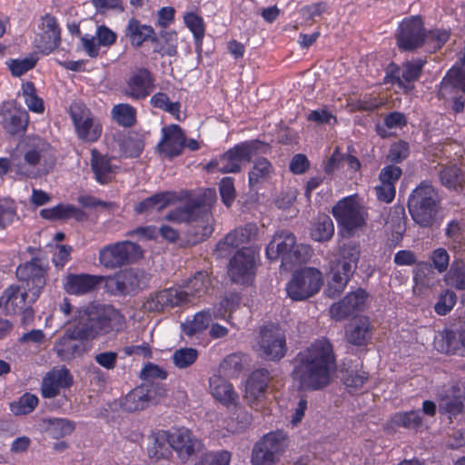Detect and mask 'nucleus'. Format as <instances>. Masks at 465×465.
<instances>
[{
	"label": "nucleus",
	"mask_w": 465,
	"mask_h": 465,
	"mask_svg": "<svg viewBox=\"0 0 465 465\" xmlns=\"http://www.w3.org/2000/svg\"><path fill=\"white\" fill-rule=\"evenodd\" d=\"M336 369L331 343L327 339L316 340L296 356L292 377L303 391H319L331 382V373Z\"/></svg>",
	"instance_id": "1"
},
{
	"label": "nucleus",
	"mask_w": 465,
	"mask_h": 465,
	"mask_svg": "<svg viewBox=\"0 0 465 465\" xmlns=\"http://www.w3.org/2000/svg\"><path fill=\"white\" fill-rule=\"evenodd\" d=\"M15 274L22 282V288L31 292L29 303H34L45 285V270L41 264V260L33 258L25 264L19 265Z\"/></svg>",
	"instance_id": "14"
},
{
	"label": "nucleus",
	"mask_w": 465,
	"mask_h": 465,
	"mask_svg": "<svg viewBox=\"0 0 465 465\" xmlns=\"http://www.w3.org/2000/svg\"><path fill=\"white\" fill-rule=\"evenodd\" d=\"M342 379L346 387L353 390H359L362 388L363 384L368 381L369 375L365 371L351 370L347 371Z\"/></svg>",
	"instance_id": "62"
},
{
	"label": "nucleus",
	"mask_w": 465,
	"mask_h": 465,
	"mask_svg": "<svg viewBox=\"0 0 465 465\" xmlns=\"http://www.w3.org/2000/svg\"><path fill=\"white\" fill-rule=\"evenodd\" d=\"M210 285L208 273L198 272L182 288H167L151 294L143 308L148 312H162L167 308L183 305L206 293Z\"/></svg>",
	"instance_id": "4"
},
{
	"label": "nucleus",
	"mask_w": 465,
	"mask_h": 465,
	"mask_svg": "<svg viewBox=\"0 0 465 465\" xmlns=\"http://www.w3.org/2000/svg\"><path fill=\"white\" fill-rule=\"evenodd\" d=\"M353 275L352 267L345 265L343 268L336 265L331 270V275L324 290V293L329 298L339 296L345 289L351 277Z\"/></svg>",
	"instance_id": "33"
},
{
	"label": "nucleus",
	"mask_w": 465,
	"mask_h": 465,
	"mask_svg": "<svg viewBox=\"0 0 465 465\" xmlns=\"http://www.w3.org/2000/svg\"><path fill=\"white\" fill-rule=\"evenodd\" d=\"M150 401L144 387L139 386L131 391L122 401V407L128 412L138 411L145 409Z\"/></svg>",
	"instance_id": "40"
},
{
	"label": "nucleus",
	"mask_w": 465,
	"mask_h": 465,
	"mask_svg": "<svg viewBox=\"0 0 465 465\" xmlns=\"http://www.w3.org/2000/svg\"><path fill=\"white\" fill-rule=\"evenodd\" d=\"M243 160L238 153L236 147H233L220 156L219 159L211 161L206 165V169L209 172L217 169L223 173H238L241 171L240 163Z\"/></svg>",
	"instance_id": "34"
},
{
	"label": "nucleus",
	"mask_w": 465,
	"mask_h": 465,
	"mask_svg": "<svg viewBox=\"0 0 465 465\" xmlns=\"http://www.w3.org/2000/svg\"><path fill=\"white\" fill-rule=\"evenodd\" d=\"M76 328L73 325L64 331L55 342L54 351L62 361H70L83 353L84 347L75 333Z\"/></svg>",
	"instance_id": "21"
},
{
	"label": "nucleus",
	"mask_w": 465,
	"mask_h": 465,
	"mask_svg": "<svg viewBox=\"0 0 465 465\" xmlns=\"http://www.w3.org/2000/svg\"><path fill=\"white\" fill-rule=\"evenodd\" d=\"M409 155V144L406 142L400 141L391 144L389 153L388 160L391 163H398L406 159Z\"/></svg>",
	"instance_id": "64"
},
{
	"label": "nucleus",
	"mask_w": 465,
	"mask_h": 465,
	"mask_svg": "<svg viewBox=\"0 0 465 465\" xmlns=\"http://www.w3.org/2000/svg\"><path fill=\"white\" fill-rule=\"evenodd\" d=\"M112 158L104 155L96 149L92 150L91 167L95 179L100 183L105 184L111 182L113 174L118 168L112 163Z\"/></svg>",
	"instance_id": "31"
},
{
	"label": "nucleus",
	"mask_w": 465,
	"mask_h": 465,
	"mask_svg": "<svg viewBox=\"0 0 465 465\" xmlns=\"http://www.w3.org/2000/svg\"><path fill=\"white\" fill-rule=\"evenodd\" d=\"M460 88L465 94V68L450 69L441 82V90Z\"/></svg>",
	"instance_id": "55"
},
{
	"label": "nucleus",
	"mask_w": 465,
	"mask_h": 465,
	"mask_svg": "<svg viewBox=\"0 0 465 465\" xmlns=\"http://www.w3.org/2000/svg\"><path fill=\"white\" fill-rule=\"evenodd\" d=\"M312 251V248L305 244H295L292 250L283 258L282 267L285 270H292L294 266L307 262Z\"/></svg>",
	"instance_id": "42"
},
{
	"label": "nucleus",
	"mask_w": 465,
	"mask_h": 465,
	"mask_svg": "<svg viewBox=\"0 0 465 465\" xmlns=\"http://www.w3.org/2000/svg\"><path fill=\"white\" fill-rule=\"evenodd\" d=\"M42 30L38 47L43 53L48 54L57 48L61 42V30L55 17L45 15L42 18Z\"/></svg>",
	"instance_id": "28"
},
{
	"label": "nucleus",
	"mask_w": 465,
	"mask_h": 465,
	"mask_svg": "<svg viewBox=\"0 0 465 465\" xmlns=\"http://www.w3.org/2000/svg\"><path fill=\"white\" fill-rule=\"evenodd\" d=\"M442 185L448 189L458 191L465 187V165L451 164L442 167L439 172Z\"/></svg>",
	"instance_id": "36"
},
{
	"label": "nucleus",
	"mask_w": 465,
	"mask_h": 465,
	"mask_svg": "<svg viewBox=\"0 0 465 465\" xmlns=\"http://www.w3.org/2000/svg\"><path fill=\"white\" fill-rule=\"evenodd\" d=\"M73 383V377L66 368L52 370L43 379L41 391L44 398H54L60 393L61 389L69 388Z\"/></svg>",
	"instance_id": "23"
},
{
	"label": "nucleus",
	"mask_w": 465,
	"mask_h": 465,
	"mask_svg": "<svg viewBox=\"0 0 465 465\" xmlns=\"http://www.w3.org/2000/svg\"><path fill=\"white\" fill-rule=\"evenodd\" d=\"M46 432L54 439H60L71 434L75 425L66 419H50L47 420Z\"/></svg>",
	"instance_id": "47"
},
{
	"label": "nucleus",
	"mask_w": 465,
	"mask_h": 465,
	"mask_svg": "<svg viewBox=\"0 0 465 465\" xmlns=\"http://www.w3.org/2000/svg\"><path fill=\"white\" fill-rule=\"evenodd\" d=\"M209 383L210 391L218 401L228 408L236 407L238 394L230 382L221 375H213L210 378Z\"/></svg>",
	"instance_id": "29"
},
{
	"label": "nucleus",
	"mask_w": 465,
	"mask_h": 465,
	"mask_svg": "<svg viewBox=\"0 0 465 465\" xmlns=\"http://www.w3.org/2000/svg\"><path fill=\"white\" fill-rule=\"evenodd\" d=\"M450 34L446 30H431L425 31L424 44L430 52L440 49L449 39Z\"/></svg>",
	"instance_id": "56"
},
{
	"label": "nucleus",
	"mask_w": 465,
	"mask_h": 465,
	"mask_svg": "<svg viewBox=\"0 0 465 465\" xmlns=\"http://www.w3.org/2000/svg\"><path fill=\"white\" fill-rule=\"evenodd\" d=\"M425 28L420 16L405 18L396 34L397 45L401 50L414 51L424 44Z\"/></svg>",
	"instance_id": "15"
},
{
	"label": "nucleus",
	"mask_w": 465,
	"mask_h": 465,
	"mask_svg": "<svg viewBox=\"0 0 465 465\" xmlns=\"http://www.w3.org/2000/svg\"><path fill=\"white\" fill-rule=\"evenodd\" d=\"M391 421L394 426L416 429L421 424V417L419 411L398 412L391 417Z\"/></svg>",
	"instance_id": "54"
},
{
	"label": "nucleus",
	"mask_w": 465,
	"mask_h": 465,
	"mask_svg": "<svg viewBox=\"0 0 465 465\" xmlns=\"http://www.w3.org/2000/svg\"><path fill=\"white\" fill-rule=\"evenodd\" d=\"M368 293L361 288L349 292L341 301L334 302L330 313L335 321H342L363 312L367 306Z\"/></svg>",
	"instance_id": "18"
},
{
	"label": "nucleus",
	"mask_w": 465,
	"mask_h": 465,
	"mask_svg": "<svg viewBox=\"0 0 465 465\" xmlns=\"http://www.w3.org/2000/svg\"><path fill=\"white\" fill-rule=\"evenodd\" d=\"M124 322V317L112 305L93 302L78 311L74 326L81 341H91L119 331Z\"/></svg>",
	"instance_id": "3"
},
{
	"label": "nucleus",
	"mask_w": 465,
	"mask_h": 465,
	"mask_svg": "<svg viewBox=\"0 0 465 465\" xmlns=\"http://www.w3.org/2000/svg\"><path fill=\"white\" fill-rule=\"evenodd\" d=\"M198 357V351L193 348H181L174 351L173 355V364L179 369H184L195 362Z\"/></svg>",
	"instance_id": "57"
},
{
	"label": "nucleus",
	"mask_w": 465,
	"mask_h": 465,
	"mask_svg": "<svg viewBox=\"0 0 465 465\" xmlns=\"http://www.w3.org/2000/svg\"><path fill=\"white\" fill-rule=\"evenodd\" d=\"M457 302V295L451 290H445L439 297L434 305V310L439 315L449 313Z\"/></svg>",
	"instance_id": "58"
},
{
	"label": "nucleus",
	"mask_w": 465,
	"mask_h": 465,
	"mask_svg": "<svg viewBox=\"0 0 465 465\" xmlns=\"http://www.w3.org/2000/svg\"><path fill=\"white\" fill-rule=\"evenodd\" d=\"M271 171L272 165L270 162L264 157L258 158L249 173L250 186L252 187L265 181L270 176Z\"/></svg>",
	"instance_id": "50"
},
{
	"label": "nucleus",
	"mask_w": 465,
	"mask_h": 465,
	"mask_svg": "<svg viewBox=\"0 0 465 465\" xmlns=\"http://www.w3.org/2000/svg\"><path fill=\"white\" fill-rule=\"evenodd\" d=\"M257 232L258 228L256 224L250 223L243 226L235 228L228 232V235L231 236L235 245L240 247L241 245L248 243L255 239Z\"/></svg>",
	"instance_id": "51"
},
{
	"label": "nucleus",
	"mask_w": 465,
	"mask_h": 465,
	"mask_svg": "<svg viewBox=\"0 0 465 465\" xmlns=\"http://www.w3.org/2000/svg\"><path fill=\"white\" fill-rule=\"evenodd\" d=\"M170 435L163 433L152 434L148 440L147 452L150 458L159 460L167 458L170 453Z\"/></svg>",
	"instance_id": "39"
},
{
	"label": "nucleus",
	"mask_w": 465,
	"mask_h": 465,
	"mask_svg": "<svg viewBox=\"0 0 465 465\" xmlns=\"http://www.w3.org/2000/svg\"><path fill=\"white\" fill-rule=\"evenodd\" d=\"M424 62L417 60L415 62H407L402 64L401 77L403 79V88L408 89L410 83L417 80L420 75Z\"/></svg>",
	"instance_id": "59"
},
{
	"label": "nucleus",
	"mask_w": 465,
	"mask_h": 465,
	"mask_svg": "<svg viewBox=\"0 0 465 465\" xmlns=\"http://www.w3.org/2000/svg\"><path fill=\"white\" fill-rule=\"evenodd\" d=\"M341 260L337 263L338 266L343 268L345 265L352 267V273H354L361 255L360 245L354 242L344 243L340 251Z\"/></svg>",
	"instance_id": "44"
},
{
	"label": "nucleus",
	"mask_w": 465,
	"mask_h": 465,
	"mask_svg": "<svg viewBox=\"0 0 465 465\" xmlns=\"http://www.w3.org/2000/svg\"><path fill=\"white\" fill-rule=\"evenodd\" d=\"M149 280L150 275L144 271L130 268L120 272L114 277L106 278L105 287L114 295H134L138 291L146 288Z\"/></svg>",
	"instance_id": "10"
},
{
	"label": "nucleus",
	"mask_w": 465,
	"mask_h": 465,
	"mask_svg": "<svg viewBox=\"0 0 465 465\" xmlns=\"http://www.w3.org/2000/svg\"><path fill=\"white\" fill-rule=\"evenodd\" d=\"M143 256V251L140 245L123 241L102 248L99 252V262L104 268L117 269L134 263Z\"/></svg>",
	"instance_id": "9"
},
{
	"label": "nucleus",
	"mask_w": 465,
	"mask_h": 465,
	"mask_svg": "<svg viewBox=\"0 0 465 465\" xmlns=\"http://www.w3.org/2000/svg\"><path fill=\"white\" fill-rule=\"evenodd\" d=\"M371 338V326L368 317L361 316L354 320L346 329L349 343L361 346Z\"/></svg>",
	"instance_id": "32"
},
{
	"label": "nucleus",
	"mask_w": 465,
	"mask_h": 465,
	"mask_svg": "<svg viewBox=\"0 0 465 465\" xmlns=\"http://www.w3.org/2000/svg\"><path fill=\"white\" fill-rule=\"evenodd\" d=\"M184 22L188 28L193 32L197 43H201L204 35V25L203 18L193 13H189L184 16Z\"/></svg>",
	"instance_id": "63"
},
{
	"label": "nucleus",
	"mask_w": 465,
	"mask_h": 465,
	"mask_svg": "<svg viewBox=\"0 0 465 465\" xmlns=\"http://www.w3.org/2000/svg\"><path fill=\"white\" fill-rule=\"evenodd\" d=\"M243 161L250 162L252 156L259 153H267L270 150L269 144L258 140L245 142L235 146Z\"/></svg>",
	"instance_id": "49"
},
{
	"label": "nucleus",
	"mask_w": 465,
	"mask_h": 465,
	"mask_svg": "<svg viewBox=\"0 0 465 465\" xmlns=\"http://www.w3.org/2000/svg\"><path fill=\"white\" fill-rule=\"evenodd\" d=\"M343 163H346L348 167L353 171H359L361 168V163L357 157L341 153L339 148H336L325 165V172L331 173Z\"/></svg>",
	"instance_id": "43"
},
{
	"label": "nucleus",
	"mask_w": 465,
	"mask_h": 465,
	"mask_svg": "<svg viewBox=\"0 0 465 465\" xmlns=\"http://www.w3.org/2000/svg\"><path fill=\"white\" fill-rule=\"evenodd\" d=\"M31 292L22 286L10 285L0 296V308L7 314H15L29 303Z\"/></svg>",
	"instance_id": "27"
},
{
	"label": "nucleus",
	"mask_w": 465,
	"mask_h": 465,
	"mask_svg": "<svg viewBox=\"0 0 465 465\" xmlns=\"http://www.w3.org/2000/svg\"><path fill=\"white\" fill-rule=\"evenodd\" d=\"M37 62L34 55L23 59H11L7 64L14 76H21L33 69Z\"/></svg>",
	"instance_id": "61"
},
{
	"label": "nucleus",
	"mask_w": 465,
	"mask_h": 465,
	"mask_svg": "<svg viewBox=\"0 0 465 465\" xmlns=\"http://www.w3.org/2000/svg\"><path fill=\"white\" fill-rule=\"evenodd\" d=\"M22 95L28 109L36 114L45 112L44 101L36 94V88L32 82H25L22 84Z\"/></svg>",
	"instance_id": "45"
},
{
	"label": "nucleus",
	"mask_w": 465,
	"mask_h": 465,
	"mask_svg": "<svg viewBox=\"0 0 465 465\" xmlns=\"http://www.w3.org/2000/svg\"><path fill=\"white\" fill-rule=\"evenodd\" d=\"M126 35L129 36L131 44L135 47H140L143 42L148 40L152 43L159 42V38L155 35L152 26L142 25L134 18L131 19L128 23Z\"/></svg>",
	"instance_id": "35"
},
{
	"label": "nucleus",
	"mask_w": 465,
	"mask_h": 465,
	"mask_svg": "<svg viewBox=\"0 0 465 465\" xmlns=\"http://www.w3.org/2000/svg\"><path fill=\"white\" fill-rule=\"evenodd\" d=\"M212 322V316L209 312H201L194 315L191 322L183 325L184 333L187 336H193L197 333L203 332Z\"/></svg>",
	"instance_id": "48"
},
{
	"label": "nucleus",
	"mask_w": 465,
	"mask_h": 465,
	"mask_svg": "<svg viewBox=\"0 0 465 465\" xmlns=\"http://www.w3.org/2000/svg\"><path fill=\"white\" fill-rule=\"evenodd\" d=\"M165 219L186 223L187 244L192 246L203 242L213 232V217L210 208L198 202H189L171 211Z\"/></svg>",
	"instance_id": "5"
},
{
	"label": "nucleus",
	"mask_w": 465,
	"mask_h": 465,
	"mask_svg": "<svg viewBox=\"0 0 465 465\" xmlns=\"http://www.w3.org/2000/svg\"><path fill=\"white\" fill-rule=\"evenodd\" d=\"M172 193H158L136 204L134 207V211L137 213H148L154 210L157 212H161L172 203Z\"/></svg>",
	"instance_id": "37"
},
{
	"label": "nucleus",
	"mask_w": 465,
	"mask_h": 465,
	"mask_svg": "<svg viewBox=\"0 0 465 465\" xmlns=\"http://www.w3.org/2000/svg\"><path fill=\"white\" fill-rule=\"evenodd\" d=\"M332 214L339 224L351 235L363 227L366 220L364 207L353 197H346L332 207Z\"/></svg>",
	"instance_id": "12"
},
{
	"label": "nucleus",
	"mask_w": 465,
	"mask_h": 465,
	"mask_svg": "<svg viewBox=\"0 0 465 465\" xmlns=\"http://www.w3.org/2000/svg\"><path fill=\"white\" fill-rule=\"evenodd\" d=\"M154 78L146 68L135 70L126 82L124 94L134 100H142L147 97L153 89Z\"/></svg>",
	"instance_id": "20"
},
{
	"label": "nucleus",
	"mask_w": 465,
	"mask_h": 465,
	"mask_svg": "<svg viewBox=\"0 0 465 465\" xmlns=\"http://www.w3.org/2000/svg\"><path fill=\"white\" fill-rule=\"evenodd\" d=\"M70 116L79 139L86 143H94L99 139L102 134V126L84 104H71Z\"/></svg>",
	"instance_id": "13"
},
{
	"label": "nucleus",
	"mask_w": 465,
	"mask_h": 465,
	"mask_svg": "<svg viewBox=\"0 0 465 465\" xmlns=\"http://www.w3.org/2000/svg\"><path fill=\"white\" fill-rule=\"evenodd\" d=\"M442 339L445 342L442 351L450 354L465 356V321L461 319L455 321L445 331Z\"/></svg>",
	"instance_id": "26"
},
{
	"label": "nucleus",
	"mask_w": 465,
	"mask_h": 465,
	"mask_svg": "<svg viewBox=\"0 0 465 465\" xmlns=\"http://www.w3.org/2000/svg\"><path fill=\"white\" fill-rule=\"evenodd\" d=\"M163 138L158 144L160 153L168 158L178 156L185 145V137L179 125L173 124L163 129Z\"/></svg>",
	"instance_id": "24"
},
{
	"label": "nucleus",
	"mask_w": 465,
	"mask_h": 465,
	"mask_svg": "<svg viewBox=\"0 0 465 465\" xmlns=\"http://www.w3.org/2000/svg\"><path fill=\"white\" fill-rule=\"evenodd\" d=\"M444 282L457 290H465V262L462 259H455L451 262L450 270L444 276Z\"/></svg>",
	"instance_id": "41"
},
{
	"label": "nucleus",
	"mask_w": 465,
	"mask_h": 465,
	"mask_svg": "<svg viewBox=\"0 0 465 465\" xmlns=\"http://www.w3.org/2000/svg\"><path fill=\"white\" fill-rule=\"evenodd\" d=\"M270 380V371L265 368L254 370L251 373L245 386V399L251 407H254L260 398L263 397Z\"/></svg>",
	"instance_id": "25"
},
{
	"label": "nucleus",
	"mask_w": 465,
	"mask_h": 465,
	"mask_svg": "<svg viewBox=\"0 0 465 465\" xmlns=\"http://www.w3.org/2000/svg\"><path fill=\"white\" fill-rule=\"evenodd\" d=\"M334 233V225L331 218L321 213L315 219L311 228V236L314 241H329Z\"/></svg>",
	"instance_id": "38"
},
{
	"label": "nucleus",
	"mask_w": 465,
	"mask_h": 465,
	"mask_svg": "<svg viewBox=\"0 0 465 465\" xmlns=\"http://www.w3.org/2000/svg\"><path fill=\"white\" fill-rule=\"evenodd\" d=\"M242 369V356L237 353L228 355L220 364L219 371L227 376H236Z\"/></svg>",
	"instance_id": "60"
},
{
	"label": "nucleus",
	"mask_w": 465,
	"mask_h": 465,
	"mask_svg": "<svg viewBox=\"0 0 465 465\" xmlns=\"http://www.w3.org/2000/svg\"><path fill=\"white\" fill-rule=\"evenodd\" d=\"M169 443L183 461L200 453L203 447L202 441L185 428L178 429L171 433Z\"/></svg>",
	"instance_id": "19"
},
{
	"label": "nucleus",
	"mask_w": 465,
	"mask_h": 465,
	"mask_svg": "<svg viewBox=\"0 0 465 465\" xmlns=\"http://www.w3.org/2000/svg\"><path fill=\"white\" fill-rule=\"evenodd\" d=\"M287 434L282 430L263 435L252 450V465H275L288 448Z\"/></svg>",
	"instance_id": "7"
},
{
	"label": "nucleus",
	"mask_w": 465,
	"mask_h": 465,
	"mask_svg": "<svg viewBox=\"0 0 465 465\" xmlns=\"http://www.w3.org/2000/svg\"><path fill=\"white\" fill-rule=\"evenodd\" d=\"M54 152L46 141L38 136L26 137L13 153L15 173L25 178L36 179L46 175L54 167Z\"/></svg>",
	"instance_id": "2"
},
{
	"label": "nucleus",
	"mask_w": 465,
	"mask_h": 465,
	"mask_svg": "<svg viewBox=\"0 0 465 465\" xmlns=\"http://www.w3.org/2000/svg\"><path fill=\"white\" fill-rule=\"evenodd\" d=\"M38 404V398L31 393H25L16 401L10 404L15 415H25L32 412Z\"/></svg>",
	"instance_id": "53"
},
{
	"label": "nucleus",
	"mask_w": 465,
	"mask_h": 465,
	"mask_svg": "<svg viewBox=\"0 0 465 465\" xmlns=\"http://www.w3.org/2000/svg\"><path fill=\"white\" fill-rule=\"evenodd\" d=\"M112 117L118 124L132 127L136 122V111L128 104H120L113 107Z\"/></svg>",
	"instance_id": "46"
},
{
	"label": "nucleus",
	"mask_w": 465,
	"mask_h": 465,
	"mask_svg": "<svg viewBox=\"0 0 465 465\" xmlns=\"http://www.w3.org/2000/svg\"><path fill=\"white\" fill-rule=\"evenodd\" d=\"M441 198L430 183L421 182L408 199V209L413 221L420 227H431L440 210Z\"/></svg>",
	"instance_id": "6"
},
{
	"label": "nucleus",
	"mask_w": 465,
	"mask_h": 465,
	"mask_svg": "<svg viewBox=\"0 0 465 465\" xmlns=\"http://www.w3.org/2000/svg\"><path fill=\"white\" fill-rule=\"evenodd\" d=\"M104 280V276L87 273H70L65 277L64 289L68 294L84 295L96 290Z\"/></svg>",
	"instance_id": "22"
},
{
	"label": "nucleus",
	"mask_w": 465,
	"mask_h": 465,
	"mask_svg": "<svg viewBox=\"0 0 465 465\" xmlns=\"http://www.w3.org/2000/svg\"><path fill=\"white\" fill-rule=\"evenodd\" d=\"M414 282L420 287H430L435 282V272L432 266L427 262L418 263L414 270Z\"/></svg>",
	"instance_id": "52"
},
{
	"label": "nucleus",
	"mask_w": 465,
	"mask_h": 465,
	"mask_svg": "<svg viewBox=\"0 0 465 465\" xmlns=\"http://www.w3.org/2000/svg\"><path fill=\"white\" fill-rule=\"evenodd\" d=\"M323 283L322 273L316 268L304 267L296 271L287 283L286 292L293 301H305L314 296Z\"/></svg>",
	"instance_id": "8"
},
{
	"label": "nucleus",
	"mask_w": 465,
	"mask_h": 465,
	"mask_svg": "<svg viewBox=\"0 0 465 465\" xmlns=\"http://www.w3.org/2000/svg\"><path fill=\"white\" fill-rule=\"evenodd\" d=\"M258 346L262 358L267 361H280L287 351L284 331L277 324L264 325L260 330Z\"/></svg>",
	"instance_id": "11"
},
{
	"label": "nucleus",
	"mask_w": 465,
	"mask_h": 465,
	"mask_svg": "<svg viewBox=\"0 0 465 465\" xmlns=\"http://www.w3.org/2000/svg\"><path fill=\"white\" fill-rule=\"evenodd\" d=\"M255 252L250 248H241L230 260L228 274L235 283L249 284L254 275Z\"/></svg>",
	"instance_id": "16"
},
{
	"label": "nucleus",
	"mask_w": 465,
	"mask_h": 465,
	"mask_svg": "<svg viewBox=\"0 0 465 465\" xmlns=\"http://www.w3.org/2000/svg\"><path fill=\"white\" fill-rule=\"evenodd\" d=\"M0 116L3 128L10 135H23L25 133L29 115L15 101L4 103L0 109Z\"/></svg>",
	"instance_id": "17"
},
{
	"label": "nucleus",
	"mask_w": 465,
	"mask_h": 465,
	"mask_svg": "<svg viewBox=\"0 0 465 465\" xmlns=\"http://www.w3.org/2000/svg\"><path fill=\"white\" fill-rule=\"evenodd\" d=\"M295 244L296 238L291 232H276L266 247V255L270 260H276L281 257L282 262H283V258L289 254Z\"/></svg>",
	"instance_id": "30"
}]
</instances>
